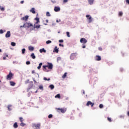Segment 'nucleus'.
<instances>
[{
  "instance_id": "obj_1",
  "label": "nucleus",
  "mask_w": 129,
  "mask_h": 129,
  "mask_svg": "<svg viewBox=\"0 0 129 129\" xmlns=\"http://www.w3.org/2000/svg\"><path fill=\"white\" fill-rule=\"evenodd\" d=\"M13 76H14V75L11 72H10L9 74L7 76V79L8 80H11Z\"/></svg>"
},
{
  "instance_id": "obj_2",
  "label": "nucleus",
  "mask_w": 129,
  "mask_h": 129,
  "mask_svg": "<svg viewBox=\"0 0 129 129\" xmlns=\"http://www.w3.org/2000/svg\"><path fill=\"white\" fill-rule=\"evenodd\" d=\"M87 20H88V23H91L92 22V18L90 15H87L86 16Z\"/></svg>"
},
{
  "instance_id": "obj_3",
  "label": "nucleus",
  "mask_w": 129,
  "mask_h": 129,
  "mask_svg": "<svg viewBox=\"0 0 129 129\" xmlns=\"http://www.w3.org/2000/svg\"><path fill=\"white\" fill-rule=\"evenodd\" d=\"M46 67H47V68L48 69H50V70H52V69H53V64H52V63H48V64L47 66H46Z\"/></svg>"
},
{
  "instance_id": "obj_4",
  "label": "nucleus",
  "mask_w": 129,
  "mask_h": 129,
  "mask_svg": "<svg viewBox=\"0 0 129 129\" xmlns=\"http://www.w3.org/2000/svg\"><path fill=\"white\" fill-rule=\"evenodd\" d=\"M80 43L82 44H86L87 43V40L84 38H82L80 39Z\"/></svg>"
},
{
  "instance_id": "obj_5",
  "label": "nucleus",
  "mask_w": 129,
  "mask_h": 129,
  "mask_svg": "<svg viewBox=\"0 0 129 129\" xmlns=\"http://www.w3.org/2000/svg\"><path fill=\"white\" fill-rule=\"evenodd\" d=\"M21 21H25V22H27L28 20H29V16L26 15L25 17H23L21 18Z\"/></svg>"
},
{
  "instance_id": "obj_6",
  "label": "nucleus",
  "mask_w": 129,
  "mask_h": 129,
  "mask_svg": "<svg viewBox=\"0 0 129 129\" xmlns=\"http://www.w3.org/2000/svg\"><path fill=\"white\" fill-rule=\"evenodd\" d=\"M77 54L76 53H72L70 56V59L71 60H74L76 57Z\"/></svg>"
},
{
  "instance_id": "obj_7",
  "label": "nucleus",
  "mask_w": 129,
  "mask_h": 129,
  "mask_svg": "<svg viewBox=\"0 0 129 129\" xmlns=\"http://www.w3.org/2000/svg\"><path fill=\"white\" fill-rule=\"evenodd\" d=\"M33 126L34 128L40 129V126H41V124L40 123H38V124H34Z\"/></svg>"
},
{
  "instance_id": "obj_8",
  "label": "nucleus",
  "mask_w": 129,
  "mask_h": 129,
  "mask_svg": "<svg viewBox=\"0 0 129 129\" xmlns=\"http://www.w3.org/2000/svg\"><path fill=\"white\" fill-rule=\"evenodd\" d=\"M25 25V28H30V27H33V24L30 23H26L24 24Z\"/></svg>"
},
{
  "instance_id": "obj_9",
  "label": "nucleus",
  "mask_w": 129,
  "mask_h": 129,
  "mask_svg": "<svg viewBox=\"0 0 129 129\" xmlns=\"http://www.w3.org/2000/svg\"><path fill=\"white\" fill-rule=\"evenodd\" d=\"M86 105H87V106H89V105H91V107H92L94 105V103H92L90 101H89L87 102Z\"/></svg>"
},
{
  "instance_id": "obj_10",
  "label": "nucleus",
  "mask_w": 129,
  "mask_h": 129,
  "mask_svg": "<svg viewBox=\"0 0 129 129\" xmlns=\"http://www.w3.org/2000/svg\"><path fill=\"white\" fill-rule=\"evenodd\" d=\"M58 111V112H61L62 113H64V112H66V109H64V108H57Z\"/></svg>"
},
{
  "instance_id": "obj_11",
  "label": "nucleus",
  "mask_w": 129,
  "mask_h": 129,
  "mask_svg": "<svg viewBox=\"0 0 129 129\" xmlns=\"http://www.w3.org/2000/svg\"><path fill=\"white\" fill-rule=\"evenodd\" d=\"M41 25H38V24L35 23L33 26L34 29H40Z\"/></svg>"
},
{
  "instance_id": "obj_12",
  "label": "nucleus",
  "mask_w": 129,
  "mask_h": 129,
  "mask_svg": "<svg viewBox=\"0 0 129 129\" xmlns=\"http://www.w3.org/2000/svg\"><path fill=\"white\" fill-rule=\"evenodd\" d=\"M60 10L61 9L60 8V7H55L54 8V12H60Z\"/></svg>"
},
{
  "instance_id": "obj_13",
  "label": "nucleus",
  "mask_w": 129,
  "mask_h": 129,
  "mask_svg": "<svg viewBox=\"0 0 129 129\" xmlns=\"http://www.w3.org/2000/svg\"><path fill=\"white\" fill-rule=\"evenodd\" d=\"M5 37L6 38H10V37H11V31H8L5 35Z\"/></svg>"
},
{
  "instance_id": "obj_14",
  "label": "nucleus",
  "mask_w": 129,
  "mask_h": 129,
  "mask_svg": "<svg viewBox=\"0 0 129 129\" xmlns=\"http://www.w3.org/2000/svg\"><path fill=\"white\" fill-rule=\"evenodd\" d=\"M95 60L96 61H100V60H101V57L99 55H96L95 57Z\"/></svg>"
},
{
  "instance_id": "obj_15",
  "label": "nucleus",
  "mask_w": 129,
  "mask_h": 129,
  "mask_svg": "<svg viewBox=\"0 0 129 129\" xmlns=\"http://www.w3.org/2000/svg\"><path fill=\"white\" fill-rule=\"evenodd\" d=\"M53 52H55V53H58L59 52V48H57V46H55L54 49H53Z\"/></svg>"
},
{
  "instance_id": "obj_16",
  "label": "nucleus",
  "mask_w": 129,
  "mask_h": 129,
  "mask_svg": "<svg viewBox=\"0 0 129 129\" xmlns=\"http://www.w3.org/2000/svg\"><path fill=\"white\" fill-rule=\"evenodd\" d=\"M43 71H44L45 72H49V70L47 69L48 67H47L46 66H43Z\"/></svg>"
},
{
  "instance_id": "obj_17",
  "label": "nucleus",
  "mask_w": 129,
  "mask_h": 129,
  "mask_svg": "<svg viewBox=\"0 0 129 129\" xmlns=\"http://www.w3.org/2000/svg\"><path fill=\"white\" fill-rule=\"evenodd\" d=\"M39 52L40 53H46V49H45V48H41L39 50Z\"/></svg>"
},
{
  "instance_id": "obj_18",
  "label": "nucleus",
  "mask_w": 129,
  "mask_h": 129,
  "mask_svg": "<svg viewBox=\"0 0 129 129\" xmlns=\"http://www.w3.org/2000/svg\"><path fill=\"white\" fill-rule=\"evenodd\" d=\"M30 13H32V14H36V11H35V8H32L30 10Z\"/></svg>"
},
{
  "instance_id": "obj_19",
  "label": "nucleus",
  "mask_w": 129,
  "mask_h": 129,
  "mask_svg": "<svg viewBox=\"0 0 129 129\" xmlns=\"http://www.w3.org/2000/svg\"><path fill=\"white\" fill-rule=\"evenodd\" d=\"M35 20L36 21V24H39L40 23V18L36 17L35 18Z\"/></svg>"
},
{
  "instance_id": "obj_20",
  "label": "nucleus",
  "mask_w": 129,
  "mask_h": 129,
  "mask_svg": "<svg viewBox=\"0 0 129 129\" xmlns=\"http://www.w3.org/2000/svg\"><path fill=\"white\" fill-rule=\"evenodd\" d=\"M34 47H33V46H29V47H28V50H29V51H33V50H34Z\"/></svg>"
},
{
  "instance_id": "obj_21",
  "label": "nucleus",
  "mask_w": 129,
  "mask_h": 129,
  "mask_svg": "<svg viewBox=\"0 0 129 129\" xmlns=\"http://www.w3.org/2000/svg\"><path fill=\"white\" fill-rule=\"evenodd\" d=\"M49 88H50L51 89V90H53V89H54V88H55V86H54V85L51 84V85H49Z\"/></svg>"
},
{
  "instance_id": "obj_22",
  "label": "nucleus",
  "mask_w": 129,
  "mask_h": 129,
  "mask_svg": "<svg viewBox=\"0 0 129 129\" xmlns=\"http://www.w3.org/2000/svg\"><path fill=\"white\" fill-rule=\"evenodd\" d=\"M43 65V63L42 62H40L39 64V66H38L37 67V69L38 70H40V69H41V67H42V66Z\"/></svg>"
},
{
  "instance_id": "obj_23",
  "label": "nucleus",
  "mask_w": 129,
  "mask_h": 129,
  "mask_svg": "<svg viewBox=\"0 0 129 129\" xmlns=\"http://www.w3.org/2000/svg\"><path fill=\"white\" fill-rule=\"evenodd\" d=\"M122 15H123V13L122 12V11H120L118 13V15L119 16V17H122Z\"/></svg>"
},
{
  "instance_id": "obj_24",
  "label": "nucleus",
  "mask_w": 129,
  "mask_h": 129,
  "mask_svg": "<svg viewBox=\"0 0 129 129\" xmlns=\"http://www.w3.org/2000/svg\"><path fill=\"white\" fill-rule=\"evenodd\" d=\"M18 126V123L17 122L14 123V124H13V127H14V128H17Z\"/></svg>"
},
{
  "instance_id": "obj_25",
  "label": "nucleus",
  "mask_w": 129,
  "mask_h": 129,
  "mask_svg": "<svg viewBox=\"0 0 129 129\" xmlns=\"http://www.w3.org/2000/svg\"><path fill=\"white\" fill-rule=\"evenodd\" d=\"M89 5H93V3L94 2V0H88Z\"/></svg>"
},
{
  "instance_id": "obj_26",
  "label": "nucleus",
  "mask_w": 129,
  "mask_h": 129,
  "mask_svg": "<svg viewBox=\"0 0 129 129\" xmlns=\"http://www.w3.org/2000/svg\"><path fill=\"white\" fill-rule=\"evenodd\" d=\"M10 85L11 86H15V85H16V83L15 82H14L10 81Z\"/></svg>"
},
{
  "instance_id": "obj_27",
  "label": "nucleus",
  "mask_w": 129,
  "mask_h": 129,
  "mask_svg": "<svg viewBox=\"0 0 129 129\" xmlns=\"http://www.w3.org/2000/svg\"><path fill=\"white\" fill-rule=\"evenodd\" d=\"M31 57L32 58V59H36V56L35 55V53H32L31 54Z\"/></svg>"
},
{
  "instance_id": "obj_28",
  "label": "nucleus",
  "mask_w": 129,
  "mask_h": 129,
  "mask_svg": "<svg viewBox=\"0 0 129 129\" xmlns=\"http://www.w3.org/2000/svg\"><path fill=\"white\" fill-rule=\"evenodd\" d=\"M8 110H12V105H9L8 106Z\"/></svg>"
},
{
  "instance_id": "obj_29",
  "label": "nucleus",
  "mask_w": 129,
  "mask_h": 129,
  "mask_svg": "<svg viewBox=\"0 0 129 129\" xmlns=\"http://www.w3.org/2000/svg\"><path fill=\"white\" fill-rule=\"evenodd\" d=\"M43 80H44L45 81H49L50 80V78L47 79V78L44 77L43 78Z\"/></svg>"
},
{
  "instance_id": "obj_30",
  "label": "nucleus",
  "mask_w": 129,
  "mask_h": 129,
  "mask_svg": "<svg viewBox=\"0 0 129 129\" xmlns=\"http://www.w3.org/2000/svg\"><path fill=\"white\" fill-rule=\"evenodd\" d=\"M60 97L61 96H60L59 94H58L56 96H55V98H60Z\"/></svg>"
},
{
  "instance_id": "obj_31",
  "label": "nucleus",
  "mask_w": 129,
  "mask_h": 129,
  "mask_svg": "<svg viewBox=\"0 0 129 129\" xmlns=\"http://www.w3.org/2000/svg\"><path fill=\"white\" fill-rule=\"evenodd\" d=\"M46 17H51V14H50V12H46Z\"/></svg>"
},
{
  "instance_id": "obj_32",
  "label": "nucleus",
  "mask_w": 129,
  "mask_h": 129,
  "mask_svg": "<svg viewBox=\"0 0 129 129\" xmlns=\"http://www.w3.org/2000/svg\"><path fill=\"white\" fill-rule=\"evenodd\" d=\"M39 88L41 90H43V89H44V88L43 87V85H40L39 87Z\"/></svg>"
},
{
  "instance_id": "obj_33",
  "label": "nucleus",
  "mask_w": 129,
  "mask_h": 129,
  "mask_svg": "<svg viewBox=\"0 0 129 129\" xmlns=\"http://www.w3.org/2000/svg\"><path fill=\"white\" fill-rule=\"evenodd\" d=\"M25 52H26V49L25 48H23L22 49V54H25Z\"/></svg>"
},
{
  "instance_id": "obj_34",
  "label": "nucleus",
  "mask_w": 129,
  "mask_h": 129,
  "mask_svg": "<svg viewBox=\"0 0 129 129\" xmlns=\"http://www.w3.org/2000/svg\"><path fill=\"white\" fill-rule=\"evenodd\" d=\"M20 125L21 126H25V125H26V124L23 122H21V123H20Z\"/></svg>"
},
{
  "instance_id": "obj_35",
  "label": "nucleus",
  "mask_w": 129,
  "mask_h": 129,
  "mask_svg": "<svg viewBox=\"0 0 129 129\" xmlns=\"http://www.w3.org/2000/svg\"><path fill=\"white\" fill-rule=\"evenodd\" d=\"M66 76H67V73H65L62 77V78H66Z\"/></svg>"
},
{
  "instance_id": "obj_36",
  "label": "nucleus",
  "mask_w": 129,
  "mask_h": 129,
  "mask_svg": "<svg viewBox=\"0 0 129 129\" xmlns=\"http://www.w3.org/2000/svg\"><path fill=\"white\" fill-rule=\"evenodd\" d=\"M67 36L68 38H70V33L69 32H67Z\"/></svg>"
},
{
  "instance_id": "obj_37",
  "label": "nucleus",
  "mask_w": 129,
  "mask_h": 129,
  "mask_svg": "<svg viewBox=\"0 0 129 129\" xmlns=\"http://www.w3.org/2000/svg\"><path fill=\"white\" fill-rule=\"evenodd\" d=\"M0 10H1V11H5V8L3 7L2 6H0Z\"/></svg>"
},
{
  "instance_id": "obj_38",
  "label": "nucleus",
  "mask_w": 129,
  "mask_h": 129,
  "mask_svg": "<svg viewBox=\"0 0 129 129\" xmlns=\"http://www.w3.org/2000/svg\"><path fill=\"white\" fill-rule=\"evenodd\" d=\"M51 43H52V41L51 40H48L46 42V44H51Z\"/></svg>"
},
{
  "instance_id": "obj_39",
  "label": "nucleus",
  "mask_w": 129,
  "mask_h": 129,
  "mask_svg": "<svg viewBox=\"0 0 129 129\" xmlns=\"http://www.w3.org/2000/svg\"><path fill=\"white\" fill-rule=\"evenodd\" d=\"M19 119H20L21 122H23V121H24V119L22 117H20Z\"/></svg>"
},
{
  "instance_id": "obj_40",
  "label": "nucleus",
  "mask_w": 129,
  "mask_h": 129,
  "mask_svg": "<svg viewBox=\"0 0 129 129\" xmlns=\"http://www.w3.org/2000/svg\"><path fill=\"white\" fill-rule=\"evenodd\" d=\"M11 46L15 47V46H16V43L15 42H11Z\"/></svg>"
},
{
  "instance_id": "obj_41",
  "label": "nucleus",
  "mask_w": 129,
  "mask_h": 129,
  "mask_svg": "<svg viewBox=\"0 0 129 129\" xmlns=\"http://www.w3.org/2000/svg\"><path fill=\"white\" fill-rule=\"evenodd\" d=\"M52 117H53V115H52L51 114L48 115V118H52Z\"/></svg>"
},
{
  "instance_id": "obj_42",
  "label": "nucleus",
  "mask_w": 129,
  "mask_h": 129,
  "mask_svg": "<svg viewBox=\"0 0 129 129\" xmlns=\"http://www.w3.org/2000/svg\"><path fill=\"white\" fill-rule=\"evenodd\" d=\"M100 108H103V105L102 104H100L99 105Z\"/></svg>"
},
{
  "instance_id": "obj_43",
  "label": "nucleus",
  "mask_w": 129,
  "mask_h": 129,
  "mask_svg": "<svg viewBox=\"0 0 129 129\" xmlns=\"http://www.w3.org/2000/svg\"><path fill=\"white\" fill-rule=\"evenodd\" d=\"M26 64L27 65H30V64H31V62H30V61H26Z\"/></svg>"
},
{
  "instance_id": "obj_44",
  "label": "nucleus",
  "mask_w": 129,
  "mask_h": 129,
  "mask_svg": "<svg viewBox=\"0 0 129 129\" xmlns=\"http://www.w3.org/2000/svg\"><path fill=\"white\" fill-rule=\"evenodd\" d=\"M60 60H61V57H58L57 58V62H58V61H60Z\"/></svg>"
},
{
  "instance_id": "obj_45",
  "label": "nucleus",
  "mask_w": 129,
  "mask_h": 129,
  "mask_svg": "<svg viewBox=\"0 0 129 129\" xmlns=\"http://www.w3.org/2000/svg\"><path fill=\"white\" fill-rule=\"evenodd\" d=\"M4 56H6V57H9V55H8V54H7V53H4Z\"/></svg>"
},
{
  "instance_id": "obj_46",
  "label": "nucleus",
  "mask_w": 129,
  "mask_h": 129,
  "mask_svg": "<svg viewBox=\"0 0 129 129\" xmlns=\"http://www.w3.org/2000/svg\"><path fill=\"white\" fill-rule=\"evenodd\" d=\"M0 34H4V31L2 29L0 30Z\"/></svg>"
},
{
  "instance_id": "obj_47",
  "label": "nucleus",
  "mask_w": 129,
  "mask_h": 129,
  "mask_svg": "<svg viewBox=\"0 0 129 129\" xmlns=\"http://www.w3.org/2000/svg\"><path fill=\"white\" fill-rule=\"evenodd\" d=\"M20 28H26V25L24 24L23 26H21Z\"/></svg>"
},
{
  "instance_id": "obj_48",
  "label": "nucleus",
  "mask_w": 129,
  "mask_h": 129,
  "mask_svg": "<svg viewBox=\"0 0 129 129\" xmlns=\"http://www.w3.org/2000/svg\"><path fill=\"white\" fill-rule=\"evenodd\" d=\"M63 42H64V40H63L62 39H60L59 40V43H63Z\"/></svg>"
},
{
  "instance_id": "obj_49",
  "label": "nucleus",
  "mask_w": 129,
  "mask_h": 129,
  "mask_svg": "<svg viewBox=\"0 0 129 129\" xmlns=\"http://www.w3.org/2000/svg\"><path fill=\"white\" fill-rule=\"evenodd\" d=\"M119 117H120V118H123V117H124V116L121 115L119 116Z\"/></svg>"
},
{
  "instance_id": "obj_50",
  "label": "nucleus",
  "mask_w": 129,
  "mask_h": 129,
  "mask_svg": "<svg viewBox=\"0 0 129 129\" xmlns=\"http://www.w3.org/2000/svg\"><path fill=\"white\" fill-rule=\"evenodd\" d=\"M56 23H59V22H61V20L60 19H59L58 20H56Z\"/></svg>"
},
{
  "instance_id": "obj_51",
  "label": "nucleus",
  "mask_w": 129,
  "mask_h": 129,
  "mask_svg": "<svg viewBox=\"0 0 129 129\" xmlns=\"http://www.w3.org/2000/svg\"><path fill=\"white\" fill-rule=\"evenodd\" d=\"M108 120L110 122L111 121V118L108 117Z\"/></svg>"
},
{
  "instance_id": "obj_52",
  "label": "nucleus",
  "mask_w": 129,
  "mask_h": 129,
  "mask_svg": "<svg viewBox=\"0 0 129 129\" xmlns=\"http://www.w3.org/2000/svg\"><path fill=\"white\" fill-rule=\"evenodd\" d=\"M126 4H127L128 5H129V0H126L125 1Z\"/></svg>"
},
{
  "instance_id": "obj_53",
  "label": "nucleus",
  "mask_w": 129,
  "mask_h": 129,
  "mask_svg": "<svg viewBox=\"0 0 129 129\" xmlns=\"http://www.w3.org/2000/svg\"><path fill=\"white\" fill-rule=\"evenodd\" d=\"M68 2V0H63V3H67Z\"/></svg>"
},
{
  "instance_id": "obj_54",
  "label": "nucleus",
  "mask_w": 129,
  "mask_h": 129,
  "mask_svg": "<svg viewBox=\"0 0 129 129\" xmlns=\"http://www.w3.org/2000/svg\"><path fill=\"white\" fill-rule=\"evenodd\" d=\"M59 46H60V47H64V45H62L61 44H60V43H59Z\"/></svg>"
},
{
  "instance_id": "obj_55",
  "label": "nucleus",
  "mask_w": 129,
  "mask_h": 129,
  "mask_svg": "<svg viewBox=\"0 0 129 129\" xmlns=\"http://www.w3.org/2000/svg\"><path fill=\"white\" fill-rule=\"evenodd\" d=\"M82 48H83V49H85V48H86V46H85V45H83Z\"/></svg>"
},
{
  "instance_id": "obj_56",
  "label": "nucleus",
  "mask_w": 129,
  "mask_h": 129,
  "mask_svg": "<svg viewBox=\"0 0 129 129\" xmlns=\"http://www.w3.org/2000/svg\"><path fill=\"white\" fill-rule=\"evenodd\" d=\"M3 60H7V57H6V56H4Z\"/></svg>"
},
{
  "instance_id": "obj_57",
  "label": "nucleus",
  "mask_w": 129,
  "mask_h": 129,
  "mask_svg": "<svg viewBox=\"0 0 129 129\" xmlns=\"http://www.w3.org/2000/svg\"><path fill=\"white\" fill-rule=\"evenodd\" d=\"M99 50L100 51H102V48L101 47H99Z\"/></svg>"
},
{
  "instance_id": "obj_58",
  "label": "nucleus",
  "mask_w": 129,
  "mask_h": 129,
  "mask_svg": "<svg viewBox=\"0 0 129 129\" xmlns=\"http://www.w3.org/2000/svg\"><path fill=\"white\" fill-rule=\"evenodd\" d=\"M20 4H24V1H21V2H20Z\"/></svg>"
},
{
  "instance_id": "obj_59",
  "label": "nucleus",
  "mask_w": 129,
  "mask_h": 129,
  "mask_svg": "<svg viewBox=\"0 0 129 129\" xmlns=\"http://www.w3.org/2000/svg\"><path fill=\"white\" fill-rule=\"evenodd\" d=\"M33 81H34L35 83H37V82L36 81V80H35V79H33Z\"/></svg>"
},
{
  "instance_id": "obj_60",
  "label": "nucleus",
  "mask_w": 129,
  "mask_h": 129,
  "mask_svg": "<svg viewBox=\"0 0 129 129\" xmlns=\"http://www.w3.org/2000/svg\"><path fill=\"white\" fill-rule=\"evenodd\" d=\"M83 94H85V92L84 91V90L83 91Z\"/></svg>"
},
{
  "instance_id": "obj_61",
  "label": "nucleus",
  "mask_w": 129,
  "mask_h": 129,
  "mask_svg": "<svg viewBox=\"0 0 129 129\" xmlns=\"http://www.w3.org/2000/svg\"><path fill=\"white\" fill-rule=\"evenodd\" d=\"M45 21H46V23H48V22H49V21L48 20V19H46Z\"/></svg>"
},
{
  "instance_id": "obj_62",
  "label": "nucleus",
  "mask_w": 129,
  "mask_h": 129,
  "mask_svg": "<svg viewBox=\"0 0 129 129\" xmlns=\"http://www.w3.org/2000/svg\"><path fill=\"white\" fill-rule=\"evenodd\" d=\"M127 114L128 116H129V111L127 112Z\"/></svg>"
},
{
  "instance_id": "obj_63",
  "label": "nucleus",
  "mask_w": 129,
  "mask_h": 129,
  "mask_svg": "<svg viewBox=\"0 0 129 129\" xmlns=\"http://www.w3.org/2000/svg\"><path fill=\"white\" fill-rule=\"evenodd\" d=\"M32 73H35V71H32Z\"/></svg>"
},
{
  "instance_id": "obj_64",
  "label": "nucleus",
  "mask_w": 129,
  "mask_h": 129,
  "mask_svg": "<svg viewBox=\"0 0 129 129\" xmlns=\"http://www.w3.org/2000/svg\"><path fill=\"white\" fill-rule=\"evenodd\" d=\"M2 52V49H0V52Z\"/></svg>"
}]
</instances>
